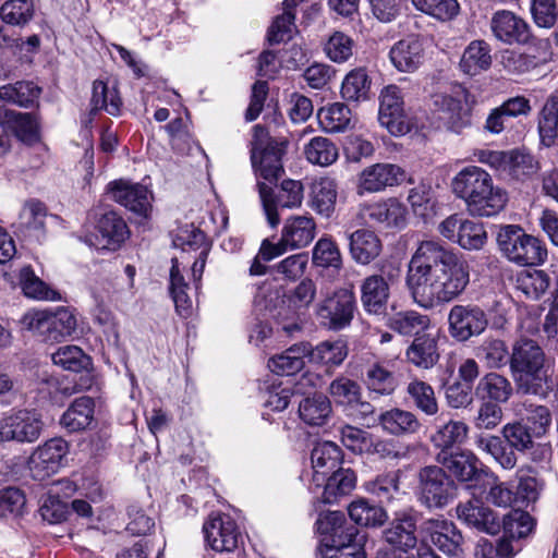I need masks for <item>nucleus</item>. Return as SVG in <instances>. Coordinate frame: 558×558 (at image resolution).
<instances>
[{"instance_id": "nucleus-1", "label": "nucleus", "mask_w": 558, "mask_h": 558, "mask_svg": "<svg viewBox=\"0 0 558 558\" xmlns=\"http://www.w3.org/2000/svg\"><path fill=\"white\" fill-rule=\"evenodd\" d=\"M470 283V265L435 240L422 241L409 263L407 286L425 310L458 299Z\"/></svg>"}, {"instance_id": "nucleus-2", "label": "nucleus", "mask_w": 558, "mask_h": 558, "mask_svg": "<svg viewBox=\"0 0 558 558\" xmlns=\"http://www.w3.org/2000/svg\"><path fill=\"white\" fill-rule=\"evenodd\" d=\"M452 193L465 204L472 216L493 217L508 202L504 189L494 184L492 175L481 167L466 166L451 181Z\"/></svg>"}, {"instance_id": "nucleus-3", "label": "nucleus", "mask_w": 558, "mask_h": 558, "mask_svg": "<svg viewBox=\"0 0 558 558\" xmlns=\"http://www.w3.org/2000/svg\"><path fill=\"white\" fill-rule=\"evenodd\" d=\"M509 368L518 392L523 395L545 399L556 386L543 349L532 339L522 337L513 342Z\"/></svg>"}, {"instance_id": "nucleus-4", "label": "nucleus", "mask_w": 558, "mask_h": 558, "mask_svg": "<svg viewBox=\"0 0 558 558\" xmlns=\"http://www.w3.org/2000/svg\"><path fill=\"white\" fill-rule=\"evenodd\" d=\"M316 524L318 531L325 535L326 547L335 550L330 557L367 558L366 534L349 523L342 512L330 511L320 515Z\"/></svg>"}, {"instance_id": "nucleus-5", "label": "nucleus", "mask_w": 558, "mask_h": 558, "mask_svg": "<svg viewBox=\"0 0 558 558\" xmlns=\"http://www.w3.org/2000/svg\"><path fill=\"white\" fill-rule=\"evenodd\" d=\"M497 244L508 260L520 266L542 265L547 258V248L537 238L527 234L518 225L500 227Z\"/></svg>"}, {"instance_id": "nucleus-6", "label": "nucleus", "mask_w": 558, "mask_h": 558, "mask_svg": "<svg viewBox=\"0 0 558 558\" xmlns=\"http://www.w3.org/2000/svg\"><path fill=\"white\" fill-rule=\"evenodd\" d=\"M286 148V141L271 138L266 128L256 124L251 141V161L255 172L269 183L277 182L284 172L282 156Z\"/></svg>"}, {"instance_id": "nucleus-7", "label": "nucleus", "mask_w": 558, "mask_h": 558, "mask_svg": "<svg viewBox=\"0 0 558 558\" xmlns=\"http://www.w3.org/2000/svg\"><path fill=\"white\" fill-rule=\"evenodd\" d=\"M319 293L322 299L316 304L315 314L320 325L332 331L350 326L357 308L354 292L347 288L329 292L326 284L320 282Z\"/></svg>"}, {"instance_id": "nucleus-8", "label": "nucleus", "mask_w": 558, "mask_h": 558, "mask_svg": "<svg viewBox=\"0 0 558 558\" xmlns=\"http://www.w3.org/2000/svg\"><path fill=\"white\" fill-rule=\"evenodd\" d=\"M474 96L463 86H457L452 93L434 96V113L440 128L461 134L472 124V107Z\"/></svg>"}, {"instance_id": "nucleus-9", "label": "nucleus", "mask_w": 558, "mask_h": 558, "mask_svg": "<svg viewBox=\"0 0 558 558\" xmlns=\"http://www.w3.org/2000/svg\"><path fill=\"white\" fill-rule=\"evenodd\" d=\"M417 478V499L428 509H442L458 495L457 484L440 466L422 468Z\"/></svg>"}, {"instance_id": "nucleus-10", "label": "nucleus", "mask_w": 558, "mask_h": 558, "mask_svg": "<svg viewBox=\"0 0 558 558\" xmlns=\"http://www.w3.org/2000/svg\"><path fill=\"white\" fill-rule=\"evenodd\" d=\"M257 186L267 221L272 228L277 227L280 222L277 211L278 207L296 208L302 205L304 186L301 181L283 180L277 196H275L270 185L258 182Z\"/></svg>"}, {"instance_id": "nucleus-11", "label": "nucleus", "mask_w": 558, "mask_h": 558, "mask_svg": "<svg viewBox=\"0 0 558 558\" xmlns=\"http://www.w3.org/2000/svg\"><path fill=\"white\" fill-rule=\"evenodd\" d=\"M69 444L61 437H54L38 446L28 458L32 477L44 481L56 474L66 463Z\"/></svg>"}, {"instance_id": "nucleus-12", "label": "nucleus", "mask_w": 558, "mask_h": 558, "mask_svg": "<svg viewBox=\"0 0 558 558\" xmlns=\"http://www.w3.org/2000/svg\"><path fill=\"white\" fill-rule=\"evenodd\" d=\"M206 543L218 553H231L242 542L236 522L226 513L214 512L203 524Z\"/></svg>"}, {"instance_id": "nucleus-13", "label": "nucleus", "mask_w": 558, "mask_h": 558, "mask_svg": "<svg viewBox=\"0 0 558 558\" xmlns=\"http://www.w3.org/2000/svg\"><path fill=\"white\" fill-rule=\"evenodd\" d=\"M44 429L41 416L32 411H17L0 420V440L31 444L36 441Z\"/></svg>"}, {"instance_id": "nucleus-14", "label": "nucleus", "mask_w": 558, "mask_h": 558, "mask_svg": "<svg viewBox=\"0 0 558 558\" xmlns=\"http://www.w3.org/2000/svg\"><path fill=\"white\" fill-rule=\"evenodd\" d=\"M422 541H429L445 555H462L463 536L453 522L442 518L427 519L420 525Z\"/></svg>"}, {"instance_id": "nucleus-15", "label": "nucleus", "mask_w": 558, "mask_h": 558, "mask_svg": "<svg viewBox=\"0 0 558 558\" xmlns=\"http://www.w3.org/2000/svg\"><path fill=\"white\" fill-rule=\"evenodd\" d=\"M448 323L451 337L458 341H466L484 332L488 319L477 305L457 304L449 311Z\"/></svg>"}, {"instance_id": "nucleus-16", "label": "nucleus", "mask_w": 558, "mask_h": 558, "mask_svg": "<svg viewBox=\"0 0 558 558\" xmlns=\"http://www.w3.org/2000/svg\"><path fill=\"white\" fill-rule=\"evenodd\" d=\"M378 121L395 136L403 135L410 130L403 111L401 89L396 85L383 88L379 96Z\"/></svg>"}, {"instance_id": "nucleus-17", "label": "nucleus", "mask_w": 558, "mask_h": 558, "mask_svg": "<svg viewBox=\"0 0 558 558\" xmlns=\"http://www.w3.org/2000/svg\"><path fill=\"white\" fill-rule=\"evenodd\" d=\"M489 26L494 37L507 45H524L532 38L527 22L508 10L496 11L492 15Z\"/></svg>"}, {"instance_id": "nucleus-18", "label": "nucleus", "mask_w": 558, "mask_h": 558, "mask_svg": "<svg viewBox=\"0 0 558 558\" xmlns=\"http://www.w3.org/2000/svg\"><path fill=\"white\" fill-rule=\"evenodd\" d=\"M407 179L405 171L393 163H375L359 174L357 193H377L386 187L399 185Z\"/></svg>"}, {"instance_id": "nucleus-19", "label": "nucleus", "mask_w": 558, "mask_h": 558, "mask_svg": "<svg viewBox=\"0 0 558 558\" xmlns=\"http://www.w3.org/2000/svg\"><path fill=\"white\" fill-rule=\"evenodd\" d=\"M436 461L459 482H477L483 473L480 459L470 450L439 451Z\"/></svg>"}, {"instance_id": "nucleus-20", "label": "nucleus", "mask_w": 558, "mask_h": 558, "mask_svg": "<svg viewBox=\"0 0 558 558\" xmlns=\"http://www.w3.org/2000/svg\"><path fill=\"white\" fill-rule=\"evenodd\" d=\"M456 512L460 521L481 532L495 535L500 531L501 524L495 512L484 506L481 499L472 498L466 501H460Z\"/></svg>"}, {"instance_id": "nucleus-21", "label": "nucleus", "mask_w": 558, "mask_h": 558, "mask_svg": "<svg viewBox=\"0 0 558 558\" xmlns=\"http://www.w3.org/2000/svg\"><path fill=\"white\" fill-rule=\"evenodd\" d=\"M112 198L142 218H147L151 210V193L142 184L126 181L110 183Z\"/></svg>"}, {"instance_id": "nucleus-22", "label": "nucleus", "mask_w": 558, "mask_h": 558, "mask_svg": "<svg viewBox=\"0 0 558 558\" xmlns=\"http://www.w3.org/2000/svg\"><path fill=\"white\" fill-rule=\"evenodd\" d=\"M389 59L400 72H414L423 63V43L414 36L397 41L389 51Z\"/></svg>"}, {"instance_id": "nucleus-23", "label": "nucleus", "mask_w": 558, "mask_h": 558, "mask_svg": "<svg viewBox=\"0 0 558 558\" xmlns=\"http://www.w3.org/2000/svg\"><path fill=\"white\" fill-rule=\"evenodd\" d=\"M389 296V283L384 276L375 274L362 281L361 302L368 314H385Z\"/></svg>"}, {"instance_id": "nucleus-24", "label": "nucleus", "mask_w": 558, "mask_h": 558, "mask_svg": "<svg viewBox=\"0 0 558 558\" xmlns=\"http://www.w3.org/2000/svg\"><path fill=\"white\" fill-rule=\"evenodd\" d=\"M352 258L361 265H368L381 253V242L377 234L367 229H359L347 233Z\"/></svg>"}, {"instance_id": "nucleus-25", "label": "nucleus", "mask_w": 558, "mask_h": 558, "mask_svg": "<svg viewBox=\"0 0 558 558\" xmlns=\"http://www.w3.org/2000/svg\"><path fill=\"white\" fill-rule=\"evenodd\" d=\"M416 518L411 512H404L393 520L388 529L384 531L385 541L402 550L412 549L416 546L417 537Z\"/></svg>"}, {"instance_id": "nucleus-26", "label": "nucleus", "mask_w": 558, "mask_h": 558, "mask_svg": "<svg viewBox=\"0 0 558 558\" xmlns=\"http://www.w3.org/2000/svg\"><path fill=\"white\" fill-rule=\"evenodd\" d=\"M316 223L311 216H292L286 220L281 236L290 250L307 246L315 238Z\"/></svg>"}, {"instance_id": "nucleus-27", "label": "nucleus", "mask_w": 558, "mask_h": 558, "mask_svg": "<svg viewBox=\"0 0 558 558\" xmlns=\"http://www.w3.org/2000/svg\"><path fill=\"white\" fill-rule=\"evenodd\" d=\"M407 213L405 206L397 198H388L367 207L368 218L384 228H403Z\"/></svg>"}, {"instance_id": "nucleus-28", "label": "nucleus", "mask_w": 558, "mask_h": 558, "mask_svg": "<svg viewBox=\"0 0 558 558\" xmlns=\"http://www.w3.org/2000/svg\"><path fill=\"white\" fill-rule=\"evenodd\" d=\"M96 228L101 236V248L105 250H117L129 234L125 221L117 213L111 210L101 214Z\"/></svg>"}, {"instance_id": "nucleus-29", "label": "nucleus", "mask_w": 558, "mask_h": 558, "mask_svg": "<svg viewBox=\"0 0 558 558\" xmlns=\"http://www.w3.org/2000/svg\"><path fill=\"white\" fill-rule=\"evenodd\" d=\"M337 183L333 179L324 177L315 180L311 186L310 207L318 215L330 217L337 201Z\"/></svg>"}, {"instance_id": "nucleus-30", "label": "nucleus", "mask_w": 558, "mask_h": 558, "mask_svg": "<svg viewBox=\"0 0 558 558\" xmlns=\"http://www.w3.org/2000/svg\"><path fill=\"white\" fill-rule=\"evenodd\" d=\"M475 393L485 401L506 403L513 393V387L506 376L490 372L480 379Z\"/></svg>"}, {"instance_id": "nucleus-31", "label": "nucleus", "mask_w": 558, "mask_h": 558, "mask_svg": "<svg viewBox=\"0 0 558 558\" xmlns=\"http://www.w3.org/2000/svg\"><path fill=\"white\" fill-rule=\"evenodd\" d=\"M378 421L385 432L395 436L415 434L422 427L413 412L398 408L383 412Z\"/></svg>"}, {"instance_id": "nucleus-32", "label": "nucleus", "mask_w": 558, "mask_h": 558, "mask_svg": "<svg viewBox=\"0 0 558 558\" xmlns=\"http://www.w3.org/2000/svg\"><path fill=\"white\" fill-rule=\"evenodd\" d=\"M475 446L481 452L489 454L504 470L510 471L515 468L518 458L514 449L505 444L500 437L478 435L475 438Z\"/></svg>"}, {"instance_id": "nucleus-33", "label": "nucleus", "mask_w": 558, "mask_h": 558, "mask_svg": "<svg viewBox=\"0 0 558 558\" xmlns=\"http://www.w3.org/2000/svg\"><path fill=\"white\" fill-rule=\"evenodd\" d=\"M310 343H299L290 347L281 354L268 361V367L278 375H293L304 367V357L308 356Z\"/></svg>"}, {"instance_id": "nucleus-34", "label": "nucleus", "mask_w": 558, "mask_h": 558, "mask_svg": "<svg viewBox=\"0 0 558 558\" xmlns=\"http://www.w3.org/2000/svg\"><path fill=\"white\" fill-rule=\"evenodd\" d=\"M407 360L422 369H429L439 360L437 341L429 335L416 337L405 352Z\"/></svg>"}, {"instance_id": "nucleus-35", "label": "nucleus", "mask_w": 558, "mask_h": 558, "mask_svg": "<svg viewBox=\"0 0 558 558\" xmlns=\"http://www.w3.org/2000/svg\"><path fill=\"white\" fill-rule=\"evenodd\" d=\"M405 392L412 405L426 416H434L439 412L435 390L428 383L414 377L408 383Z\"/></svg>"}, {"instance_id": "nucleus-36", "label": "nucleus", "mask_w": 558, "mask_h": 558, "mask_svg": "<svg viewBox=\"0 0 558 558\" xmlns=\"http://www.w3.org/2000/svg\"><path fill=\"white\" fill-rule=\"evenodd\" d=\"M490 46L485 40H473L464 49L460 69L468 75H476L492 65Z\"/></svg>"}, {"instance_id": "nucleus-37", "label": "nucleus", "mask_w": 558, "mask_h": 558, "mask_svg": "<svg viewBox=\"0 0 558 558\" xmlns=\"http://www.w3.org/2000/svg\"><path fill=\"white\" fill-rule=\"evenodd\" d=\"M541 143L550 147L558 137V96L549 95L537 116Z\"/></svg>"}, {"instance_id": "nucleus-38", "label": "nucleus", "mask_w": 558, "mask_h": 558, "mask_svg": "<svg viewBox=\"0 0 558 558\" xmlns=\"http://www.w3.org/2000/svg\"><path fill=\"white\" fill-rule=\"evenodd\" d=\"M95 402L90 397L75 399L63 413L60 423L69 432L85 429L94 418Z\"/></svg>"}, {"instance_id": "nucleus-39", "label": "nucleus", "mask_w": 558, "mask_h": 558, "mask_svg": "<svg viewBox=\"0 0 558 558\" xmlns=\"http://www.w3.org/2000/svg\"><path fill=\"white\" fill-rule=\"evenodd\" d=\"M331 403L323 393L304 398L299 404L300 418L310 426H323L331 414Z\"/></svg>"}, {"instance_id": "nucleus-40", "label": "nucleus", "mask_w": 558, "mask_h": 558, "mask_svg": "<svg viewBox=\"0 0 558 558\" xmlns=\"http://www.w3.org/2000/svg\"><path fill=\"white\" fill-rule=\"evenodd\" d=\"M476 356L487 368L501 369L510 364L511 352L502 339L489 336L477 347Z\"/></svg>"}, {"instance_id": "nucleus-41", "label": "nucleus", "mask_w": 558, "mask_h": 558, "mask_svg": "<svg viewBox=\"0 0 558 558\" xmlns=\"http://www.w3.org/2000/svg\"><path fill=\"white\" fill-rule=\"evenodd\" d=\"M469 435V426L462 421L450 420L437 426L430 436L432 444L440 451H451L456 446L462 445Z\"/></svg>"}, {"instance_id": "nucleus-42", "label": "nucleus", "mask_w": 558, "mask_h": 558, "mask_svg": "<svg viewBox=\"0 0 558 558\" xmlns=\"http://www.w3.org/2000/svg\"><path fill=\"white\" fill-rule=\"evenodd\" d=\"M517 502L525 506L536 502L545 487V482L539 477L538 472L531 466L521 468L517 472Z\"/></svg>"}, {"instance_id": "nucleus-43", "label": "nucleus", "mask_w": 558, "mask_h": 558, "mask_svg": "<svg viewBox=\"0 0 558 558\" xmlns=\"http://www.w3.org/2000/svg\"><path fill=\"white\" fill-rule=\"evenodd\" d=\"M317 119L322 129L327 133H340L351 125L352 114L349 107L342 102H333L320 108Z\"/></svg>"}, {"instance_id": "nucleus-44", "label": "nucleus", "mask_w": 558, "mask_h": 558, "mask_svg": "<svg viewBox=\"0 0 558 558\" xmlns=\"http://www.w3.org/2000/svg\"><path fill=\"white\" fill-rule=\"evenodd\" d=\"M348 344L344 340H326L315 348L310 345L308 356L314 363L335 367L342 364L348 356Z\"/></svg>"}, {"instance_id": "nucleus-45", "label": "nucleus", "mask_w": 558, "mask_h": 558, "mask_svg": "<svg viewBox=\"0 0 558 558\" xmlns=\"http://www.w3.org/2000/svg\"><path fill=\"white\" fill-rule=\"evenodd\" d=\"M311 460L316 475L325 477L339 468L341 450L331 441L319 442L312 450Z\"/></svg>"}, {"instance_id": "nucleus-46", "label": "nucleus", "mask_w": 558, "mask_h": 558, "mask_svg": "<svg viewBox=\"0 0 558 558\" xmlns=\"http://www.w3.org/2000/svg\"><path fill=\"white\" fill-rule=\"evenodd\" d=\"M430 324L427 315L415 311H402L389 317L388 326L402 336H417L425 331Z\"/></svg>"}, {"instance_id": "nucleus-47", "label": "nucleus", "mask_w": 558, "mask_h": 558, "mask_svg": "<svg viewBox=\"0 0 558 558\" xmlns=\"http://www.w3.org/2000/svg\"><path fill=\"white\" fill-rule=\"evenodd\" d=\"M40 87L33 82L21 81L0 87V99L20 107H29L39 98Z\"/></svg>"}, {"instance_id": "nucleus-48", "label": "nucleus", "mask_w": 558, "mask_h": 558, "mask_svg": "<svg viewBox=\"0 0 558 558\" xmlns=\"http://www.w3.org/2000/svg\"><path fill=\"white\" fill-rule=\"evenodd\" d=\"M3 125L10 141V134H13L19 141L28 145L39 140L38 124L31 113L20 112L13 114Z\"/></svg>"}, {"instance_id": "nucleus-49", "label": "nucleus", "mask_w": 558, "mask_h": 558, "mask_svg": "<svg viewBox=\"0 0 558 558\" xmlns=\"http://www.w3.org/2000/svg\"><path fill=\"white\" fill-rule=\"evenodd\" d=\"M35 15L34 0H7L0 7L1 20L11 26L23 27Z\"/></svg>"}, {"instance_id": "nucleus-50", "label": "nucleus", "mask_w": 558, "mask_h": 558, "mask_svg": "<svg viewBox=\"0 0 558 558\" xmlns=\"http://www.w3.org/2000/svg\"><path fill=\"white\" fill-rule=\"evenodd\" d=\"M348 511L351 520L362 526H378L384 524L387 519L386 511L381 507L365 499L352 501Z\"/></svg>"}, {"instance_id": "nucleus-51", "label": "nucleus", "mask_w": 558, "mask_h": 558, "mask_svg": "<svg viewBox=\"0 0 558 558\" xmlns=\"http://www.w3.org/2000/svg\"><path fill=\"white\" fill-rule=\"evenodd\" d=\"M550 283L544 270H523L517 276L515 287L529 299H538L546 292Z\"/></svg>"}, {"instance_id": "nucleus-52", "label": "nucleus", "mask_w": 558, "mask_h": 558, "mask_svg": "<svg viewBox=\"0 0 558 558\" xmlns=\"http://www.w3.org/2000/svg\"><path fill=\"white\" fill-rule=\"evenodd\" d=\"M306 159L318 166L332 165L338 159L337 146L327 137H313L304 148Z\"/></svg>"}, {"instance_id": "nucleus-53", "label": "nucleus", "mask_w": 558, "mask_h": 558, "mask_svg": "<svg viewBox=\"0 0 558 558\" xmlns=\"http://www.w3.org/2000/svg\"><path fill=\"white\" fill-rule=\"evenodd\" d=\"M525 411L522 421L531 428V434L536 438L545 436L551 426V412L546 405L535 404L533 402H523Z\"/></svg>"}, {"instance_id": "nucleus-54", "label": "nucleus", "mask_w": 558, "mask_h": 558, "mask_svg": "<svg viewBox=\"0 0 558 558\" xmlns=\"http://www.w3.org/2000/svg\"><path fill=\"white\" fill-rule=\"evenodd\" d=\"M92 111L106 110L111 116H119L122 101L113 87L108 88L102 81H95L93 84Z\"/></svg>"}, {"instance_id": "nucleus-55", "label": "nucleus", "mask_w": 558, "mask_h": 558, "mask_svg": "<svg viewBox=\"0 0 558 558\" xmlns=\"http://www.w3.org/2000/svg\"><path fill=\"white\" fill-rule=\"evenodd\" d=\"M326 477L324 495L328 502H331V498L348 495L355 487L356 476L350 469L338 468Z\"/></svg>"}, {"instance_id": "nucleus-56", "label": "nucleus", "mask_w": 558, "mask_h": 558, "mask_svg": "<svg viewBox=\"0 0 558 558\" xmlns=\"http://www.w3.org/2000/svg\"><path fill=\"white\" fill-rule=\"evenodd\" d=\"M371 82L364 69L349 72L342 81L341 95L345 100L360 101L367 98Z\"/></svg>"}, {"instance_id": "nucleus-57", "label": "nucleus", "mask_w": 558, "mask_h": 558, "mask_svg": "<svg viewBox=\"0 0 558 558\" xmlns=\"http://www.w3.org/2000/svg\"><path fill=\"white\" fill-rule=\"evenodd\" d=\"M531 432V428L522 420L506 424L501 430L508 446L520 452H525L534 447L536 435H532Z\"/></svg>"}, {"instance_id": "nucleus-58", "label": "nucleus", "mask_w": 558, "mask_h": 558, "mask_svg": "<svg viewBox=\"0 0 558 558\" xmlns=\"http://www.w3.org/2000/svg\"><path fill=\"white\" fill-rule=\"evenodd\" d=\"M535 521L530 513L513 510L502 519V530L506 537L520 539L526 537L534 529Z\"/></svg>"}, {"instance_id": "nucleus-59", "label": "nucleus", "mask_w": 558, "mask_h": 558, "mask_svg": "<svg viewBox=\"0 0 558 558\" xmlns=\"http://www.w3.org/2000/svg\"><path fill=\"white\" fill-rule=\"evenodd\" d=\"M53 364L71 372H81L88 367L90 360L77 345L60 347L51 354Z\"/></svg>"}, {"instance_id": "nucleus-60", "label": "nucleus", "mask_w": 558, "mask_h": 558, "mask_svg": "<svg viewBox=\"0 0 558 558\" xmlns=\"http://www.w3.org/2000/svg\"><path fill=\"white\" fill-rule=\"evenodd\" d=\"M329 393L336 403L344 405L348 411L352 405L356 404L359 398L362 397L360 385L343 376L331 381Z\"/></svg>"}, {"instance_id": "nucleus-61", "label": "nucleus", "mask_w": 558, "mask_h": 558, "mask_svg": "<svg viewBox=\"0 0 558 558\" xmlns=\"http://www.w3.org/2000/svg\"><path fill=\"white\" fill-rule=\"evenodd\" d=\"M399 478V471L379 475L368 482L366 488L369 493L377 496L380 502H391L401 495Z\"/></svg>"}, {"instance_id": "nucleus-62", "label": "nucleus", "mask_w": 558, "mask_h": 558, "mask_svg": "<svg viewBox=\"0 0 558 558\" xmlns=\"http://www.w3.org/2000/svg\"><path fill=\"white\" fill-rule=\"evenodd\" d=\"M20 284L23 293L35 300H56L58 293L51 290L43 280H40L27 266L20 271Z\"/></svg>"}, {"instance_id": "nucleus-63", "label": "nucleus", "mask_w": 558, "mask_h": 558, "mask_svg": "<svg viewBox=\"0 0 558 558\" xmlns=\"http://www.w3.org/2000/svg\"><path fill=\"white\" fill-rule=\"evenodd\" d=\"M365 383L369 390L381 396L391 395L397 387L393 374L380 364H373L367 368Z\"/></svg>"}, {"instance_id": "nucleus-64", "label": "nucleus", "mask_w": 558, "mask_h": 558, "mask_svg": "<svg viewBox=\"0 0 558 558\" xmlns=\"http://www.w3.org/2000/svg\"><path fill=\"white\" fill-rule=\"evenodd\" d=\"M416 10L438 21H450L458 15L460 5L457 0H412Z\"/></svg>"}]
</instances>
